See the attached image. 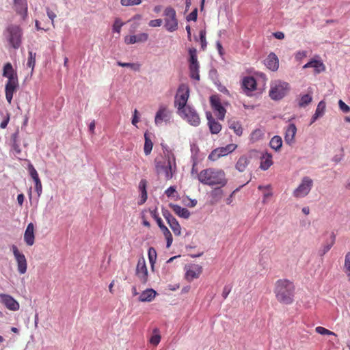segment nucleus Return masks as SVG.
Instances as JSON below:
<instances>
[{"mask_svg": "<svg viewBox=\"0 0 350 350\" xmlns=\"http://www.w3.org/2000/svg\"><path fill=\"white\" fill-rule=\"evenodd\" d=\"M172 118V113L166 106H160L156 113L154 122L157 125L161 124L163 122H170Z\"/></svg>", "mask_w": 350, "mask_h": 350, "instance_id": "obj_15", "label": "nucleus"}, {"mask_svg": "<svg viewBox=\"0 0 350 350\" xmlns=\"http://www.w3.org/2000/svg\"><path fill=\"white\" fill-rule=\"evenodd\" d=\"M265 66L270 70L275 71L279 68V60L273 53H271L265 60Z\"/></svg>", "mask_w": 350, "mask_h": 350, "instance_id": "obj_26", "label": "nucleus"}, {"mask_svg": "<svg viewBox=\"0 0 350 350\" xmlns=\"http://www.w3.org/2000/svg\"><path fill=\"white\" fill-rule=\"evenodd\" d=\"M148 259L151 265L152 269H154V263L157 260V252L153 247H150L148 252Z\"/></svg>", "mask_w": 350, "mask_h": 350, "instance_id": "obj_42", "label": "nucleus"}, {"mask_svg": "<svg viewBox=\"0 0 350 350\" xmlns=\"http://www.w3.org/2000/svg\"><path fill=\"white\" fill-rule=\"evenodd\" d=\"M289 90V84L284 81H276L271 85L269 96L272 100L282 99Z\"/></svg>", "mask_w": 350, "mask_h": 350, "instance_id": "obj_6", "label": "nucleus"}, {"mask_svg": "<svg viewBox=\"0 0 350 350\" xmlns=\"http://www.w3.org/2000/svg\"><path fill=\"white\" fill-rule=\"evenodd\" d=\"M122 25H123V23L120 21V20L119 18L116 19L113 26V31L120 33Z\"/></svg>", "mask_w": 350, "mask_h": 350, "instance_id": "obj_53", "label": "nucleus"}, {"mask_svg": "<svg viewBox=\"0 0 350 350\" xmlns=\"http://www.w3.org/2000/svg\"><path fill=\"white\" fill-rule=\"evenodd\" d=\"M150 215L155 219L159 227L160 226V225L163 224L161 218L159 216L157 208H154V210H151Z\"/></svg>", "mask_w": 350, "mask_h": 350, "instance_id": "obj_49", "label": "nucleus"}, {"mask_svg": "<svg viewBox=\"0 0 350 350\" xmlns=\"http://www.w3.org/2000/svg\"><path fill=\"white\" fill-rule=\"evenodd\" d=\"M176 193V187L174 186L170 187L165 191V193L168 198L173 197L174 193Z\"/></svg>", "mask_w": 350, "mask_h": 350, "instance_id": "obj_57", "label": "nucleus"}, {"mask_svg": "<svg viewBox=\"0 0 350 350\" xmlns=\"http://www.w3.org/2000/svg\"><path fill=\"white\" fill-rule=\"evenodd\" d=\"M221 187L219 186L211 191V196L214 202H217L220 200L224 196V192Z\"/></svg>", "mask_w": 350, "mask_h": 350, "instance_id": "obj_40", "label": "nucleus"}, {"mask_svg": "<svg viewBox=\"0 0 350 350\" xmlns=\"http://www.w3.org/2000/svg\"><path fill=\"white\" fill-rule=\"evenodd\" d=\"M344 271L348 277L350 281V252H347L345 254V264H344Z\"/></svg>", "mask_w": 350, "mask_h": 350, "instance_id": "obj_45", "label": "nucleus"}, {"mask_svg": "<svg viewBox=\"0 0 350 350\" xmlns=\"http://www.w3.org/2000/svg\"><path fill=\"white\" fill-rule=\"evenodd\" d=\"M157 295V293L152 288L146 289L144 291L140 296L139 297V300L142 302L145 301H151L154 299Z\"/></svg>", "mask_w": 350, "mask_h": 350, "instance_id": "obj_31", "label": "nucleus"}, {"mask_svg": "<svg viewBox=\"0 0 350 350\" xmlns=\"http://www.w3.org/2000/svg\"><path fill=\"white\" fill-rule=\"evenodd\" d=\"M147 181L145 179H142L139 184V189L141 193V199L139 204H143L147 200L148 195L146 191Z\"/></svg>", "mask_w": 350, "mask_h": 350, "instance_id": "obj_33", "label": "nucleus"}, {"mask_svg": "<svg viewBox=\"0 0 350 350\" xmlns=\"http://www.w3.org/2000/svg\"><path fill=\"white\" fill-rule=\"evenodd\" d=\"M258 189L259 190L264 191L262 203L266 204L267 202L268 198L273 196L271 186L270 185H267L266 186L259 185Z\"/></svg>", "mask_w": 350, "mask_h": 350, "instance_id": "obj_36", "label": "nucleus"}, {"mask_svg": "<svg viewBox=\"0 0 350 350\" xmlns=\"http://www.w3.org/2000/svg\"><path fill=\"white\" fill-rule=\"evenodd\" d=\"M237 147V146L236 144H230L225 147L217 148L211 152L208 155V159L213 161H217L220 157L232 152Z\"/></svg>", "mask_w": 350, "mask_h": 350, "instance_id": "obj_12", "label": "nucleus"}, {"mask_svg": "<svg viewBox=\"0 0 350 350\" xmlns=\"http://www.w3.org/2000/svg\"><path fill=\"white\" fill-rule=\"evenodd\" d=\"M29 175L35 182V189L38 193V195L40 194L42 192V183L39 178L38 174L33 167V165L31 163H29L27 167Z\"/></svg>", "mask_w": 350, "mask_h": 350, "instance_id": "obj_21", "label": "nucleus"}, {"mask_svg": "<svg viewBox=\"0 0 350 350\" xmlns=\"http://www.w3.org/2000/svg\"><path fill=\"white\" fill-rule=\"evenodd\" d=\"M198 180L204 185L224 187L228 183L225 172L221 169L208 168L202 170L198 174Z\"/></svg>", "mask_w": 350, "mask_h": 350, "instance_id": "obj_2", "label": "nucleus"}, {"mask_svg": "<svg viewBox=\"0 0 350 350\" xmlns=\"http://www.w3.org/2000/svg\"><path fill=\"white\" fill-rule=\"evenodd\" d=\"M161 340V336L158 334L152 336L150 339V342L154 346H157Z\"/></svg>", "mask_w": 350, "mask_h": 350, "instance_id": "obj_58", "label": "nucleus"}, {"mask_svg": "<svg viewBox=\"0 0 350 350\" xmlns=\"http://www.w3.org/2000/svg\"><path fill=\"white\" fill-rule=\"evenodd\" d=\"M335 243V234L334 233L332 234V241L330 243H326L323 245V248L321 250V255L325 254L334 245Z\"/></svg>", "mask_w": 350, "mask_h": 350, "instance_id": "obj_46", "label": "nucleus"}, {"mask_svg": "<svg viewBox=\"0 0 350 350\" xmlns=\"http://www.w3.org/2000/svg\"><path fill=\"white\" fill-rule=\"evenodd\" d=\"M325 110V103L321 100L319 103L314 114L312 116L310 124L314 123L319 117H321Z\"/></svg>", "mask_w": 350, "mask_h": 350, "instance_id": "obj_32", "label": "nucleus"}, {"mask_svg": "<svg viewBox=\"0 0 350 350\" xmlns=\"http://www.w3.org/2000/svg\"><path fill=\"white\" fill-rule=\"evenodd\" d=\"M178 114L186 119L187 121L193 126H198L200 123V119L198 114L196 110L190 106H187V108L179 111Z\"/></svg>", "mask_w": 350, "mask_h": 350, "instance_id": "obj_11", "label": "nucleus"}, {"mask_svg": "<svg viewBox=\"0 0 350 350\" xmlns=\"http://www.w3.org/2000/svg\"><path fill=\"white\" fill-rule=\"evenodd\" d=\"M190 90L189 85L182 83L179 85L174 97V106L178 109V113L187 107V103L189 97Z\"/></svg>", "mask_w": 350, "mask_h": 350, "instance_id": "obj_5", "label": "nucleus"}, {"mask_svg": "<svg viewBox=\"0 0 350 350\" xmlns=\"http://www.w3.org/2000/svg\"><path fill=\"white\" fill-rule=\"evenodd\" d=\"M169 206L178 216L184 219H187L189 217L190 213L187 208L172 203H170Z\"/></svg>", "mask_w": 350, "mask_h": 350, "instance_id": "obj_27", "label": "nucleus"}, {"mask_svg": "<svg viewBox=\"0 0 350 350\" xmlns=\"http://www.w3.org/2000/svg\"><path fill=\"white\" fill-rule=\"evenodd\" d=\"M312 100V97L310 94H307L303 95L299 101V106L300 107H304L307 106L308 104H310Z\"/></svg>", "mask_w": 350, "mask_h": 350, "instance_id": "obj_44", "label": "nucleus"}, {"mask_svg": "<svg viewBox=\"0 0 350 350\" xmlns=\"http://www.w3.org/2000/svg\"><path fill=\"white\" fill-rule=\"evenodd\" d=\"M273 36L277 39L282 40L284 38V34L282 31H277L273 33Z\"/></svg>", "mask_w": 350, "mask_h": 350, "instance_id": "obj_64", "label": "nucleus"}, {"mask_svg": "<svg viewBox=\"0 0 350 350\" xmlns=\"http://www.w3.org/2000/svg\"><path fill=\"white\" fill-rule=\"evenodd\" d=\"M162 214L164 218L166 219L167 224H170L171 221H174V219H176V218H174L173 215L170 213V211L167 209H162Z\"/></svg>", "mask_w": 350, "mask_h": 350, "instance_id": "obj_51", "label": "nucleus"}, {"mask_svg": "<svg viewBox=\"0 0 350 350\" xmlns=\"http://www.w3.org/2000/svg\"><path fill=\"white\" fill-rule=\"evenodd\" d=\"M243 86L245 89L250 91L256 90V81L252 77H247L243 79Z\"/></svg>", "mask_w": 350, "mask_h": 350, "instance_id": "obj_35", "label": "nucleus"}, {"mask_svg": "<svg viewBox=\"0 0 350 350\" xmlns=\"http://www.w3.org/2000/svg\"><path fill=\"white\" fill-rule=\"evenodd\" d=\"M338 105L340 110H342L343 112L348 113L350 111V107L347 105H346L342 100H340L338 101Z\"/></svg>", "mask_w": 350, "mask_h": 350, "instance_id": "obj_54", "label": "nucleus"}, {"mask_svg": "<svg viewBox=\"0 0 350 350\" xmlns=\"http://www.w3.org/2000/svg\"><path fill=\"white\" fill-rule=\"evenodd\" d=\"M206 116L208 120V125L210 131L213 134H217L221 130V125L217 121H216L211 112L208 111L206 113Z\"/></svg>", "mask_w": 350, "mask_h": 350, "instance_id": "obj_24", "label": "nucleus"}, {"mask_svg": "<svg viewBox=\"0 0 350 350\" xmlns=\"http://www.w3.org/2000/svg\"><path fill=\"white\" fill-rule=\"evenodd\" d=\"M164 159L156 162V170L158 174L163 173L166 180L171 179L176 170V163L174 153L169 150L163 151Z\"/></svg>", "mask_w": 350, "mask_h": 350, "instance_id": "obj_3", "label": "nucleus"}, {"mask_svg": "<svg viewBox=\"0 0 350 350\" xmlns=\"http://www.w3.org/2000/svg\"><path fill=\"white\" fill-rule=\"evenodd\" d=\"M297 127L295 124H289L285 129L284 141L286 144L292 145L295 143Z\"/></svg>", "mask_w": 350, "mask_h": 350, "instance_id": "obj_20", "label": "nucleus"}, {"mask_svg": "<svg viewBox=\"0 0 350 350\" xmlns=\"http://www.w3.org/2000/svg\"><path fill=\"white\" fill-rule=\"evenodd\" d=\"M46 13L48 17L51 20L52 25L54 27V19L56 17V14L48 8H46Z\"/></svg>", "mask_w": 350, "mask_h": 350, "instance_id": "obj_59", "label": "nucleus"}, {"mask_svg": "<svg viewBox=\"0 0 350 350\" xmlns=\"http://www.w3.org/2000/svg\"><path fill=\"white\" fill-rule=\"evenodd\" d=\"M0 301L10 310L16 311L20 308L19 303L10 295L1 293Z\"/></svg>", "mask_w": 350, "mask_h": 350, "instance_id": "obj_17", "label": "nucleus"}, {"mask_svg": "<svg viewBox=\"0 0 350 350\" xmlns=\"http://www.w3.org/2000/svg\"><path fill=\"white\" fill-rule=\"evenodd\" d=\"M295 291L293 282L288 279H280L275 283V298L281 304H291L294 301Z\"/></svg>", "mask_w": 350, "mask_h": 350, "instance_id": "obj_1", "label": "nucleus"}, {"mask_svg": "<svg viewBox=\"0 0 350 350\" xmlns=\"http://www.w3.org/2000/svg\"><path fill=\"white\" fill-rule=\"evenodd\" d=\"M273 165L272 155L265 152L260 157V168L262 170H268Z\"/></svg>", "mask_w": 350, "mask_h": 350, "instance_id": "obj_29", "label": "nucleus"}, {"mask_svg": "<svg viewBox=\"0 0 350 350\" xmlns=\"http://www.w3.org/2000/svg\"><path fill=\"white\" fill-rule=\"evenodd\" d=\"M312 187V179L308 176H304L298 187L293 191V195L296 198H304L310 193Z\"/></svg>", "mask_w": 350, "mask_h": 350, "instance_id": "obj_7", "label": "nucleus"}, {"mask_svg": "<svg viewBox=\"0 0 350 350\" xmlns=\"http://www.w3.org/2000/svg\"><path fill=\"white\" fill-rule=\"evenodd\" d=\"M142 2V0H121V3L124 6H131L139 5Z\"/></svg>", "mask_w": 350, "mask_h": 350, "instance_id": "obj_52", "label": "nucleus"}, {"mask_svg": "<svg viewBox=\"0 0 350 350\" xmlns=\"http://www.w3.org/2000/svg\"><path fill=\"white\" fill-rule=\"evenodd\" d=\"M10 121V114L7 113L5 118L1 122L0 127L1 129H5Z\"/></svg>", "mask_w": 350, "mask_h": 350, "instance_id": "obj_62", "label": "nucleus"}, {"mask_svg": "<svg viewBox=\"0 0 350 350\" xmlns=\"http://www.w3.org/2000/svg\"><path fill=\"white\" fill-rule=\"evenodd\" d=\"M269 145L272 149L276 151L280 150L282 145V140L281 137L278 135L273 137L270 140Z\"/></svg>", "mask_w": 350, "mask_h": 350, "instance_id": "obj_38", "label": "nucleus"}, {"mask_svg": "<svg viewBox=\"0 0 350 350\" xmlns=\"http://www.w3.org/2000/svg\"><path fill=\"white\" fill-rule=\"evenodd\" d=\"M250 157H247L246 155H242L238 159V160L235 164V168L239 172H243L246 170V168L248 166V165L250 164Z\"/></svg>", "mask_w": 350, "mask_h": 350, "instance_id": "obj_28", "label": "nucleus"}, {"mask_svg": "<svg viewBox=\"0 0 350 350\" xmlns=\"http://www.w3.org/2000/svg\"><path fill=\"white\" fill-rule=\"evenodd\" d=\"M202 273V267L197 264H191L186 267L185 278L191 282L194 279L198 278Z\"/></svg>", "mask_w": 350, "mask_h": 350, "instance_id": "obj_16", "label": "nucleus"}, {"mask_svg": "<svg viewBox=\"0 0 350 350\" xmlns=\"http://www.w3.org/2000/svg\"><path fill=\"white\" fill-rule=\"evenodd\" d=\"M18 80L14 81H7L5 85V98L9 104L12 103L14 93L18 88Z\"/></svg>", "mask_w": 350, "mask_h": 350, "instance_id": "obj_18", "label": "nucleus"}, {"mask_svg": "<svg viewBox=\"0 0 350 350\" xmlns=\"http://www.w3.org/2000/svg\"><path fill=\"white\" fill-rule=\"evenodd\" d=\"M189 72L190 77L195 80H200V74H199V63L198 61L197 57V51L195 48H191L189 49Z\"/></svg>", "mask_w": 350, "mask_h": 350, "instance_id": "obj_8", "label": "nucleus"}, {"mask_svg": "<svg viewBox=\"0 0 350 350\" xmlns=\"http://www.w3.org/2000/svg\"><path fill=\"white\" fill-rule=\"evenodd\" d=\"M34 225L33 223H29L25 231L24 241L28 246H31L35 243V233Z\"/></svg>", "mask_w": 350, "mask_h": 350, "instance_id": "obj_22", "label": "nucleus"}, {"mask_svg": "<svg viewBox=\"0 0 350 350\" xmlns=\"http://www.w3.org/2000/svg\"><path fill=\"white\" fill-rule=\"evenodd\" d=\"M36 64V53H33L32 51H29V57L27 65L28 67L31 68V71L33 70Z\"/></svg>", "mask_w": 350, "mask_h": 350, "instance_id": "obj_47", "label": "nucleus"}, {"mask_svg": "<svg viewBox=\"0 0 350 350\" xmlns=\"http://www.w3.org/2000/svg\"><path fill=\"white\" fill-rule=\"evenodd\" d=\"M3 77L8 78L7 81H14L18 80L16 72L14 70L11 63H6L3 69Z\"/></svg>", "mask_w": 350, "mask_h": 350, "instance_id": "obj_23", "label": "nucleus"}, {"mask_svg": "<svg viewBox=\"0 0 350 350\" xmlns=\"http://www.w3.org/2000/svg\"><path fill=\"white\" fill-rule=\"evenodd\" d=\"M210 104L219 120H223L226 113V109L222 106L221 100L217 95L210 97Z\"/></svg>", "mask_w": 350, "mask_h": 350, "instance_id": "obj_13", "label": "nucleus"}, {"mask_svg": "<svg viewBox=\"0 0 350 350\" xmlns=\"http://www.w3.org/2000/svg\"><path fill=\"white\" fill-rule=\"evenodd\" d=\"M163 21L161 19L151 20L148 25L152 27H160L162 25Z\"/></svg>", "mask_w": 350, "mask_h": 350, "instance_id": "obj_55", "label": "nucleus"}, {"mask_svg": "<svg viewBox=\"0 0 350 350\" xmlns=\"http://www.w3.org/2000/svg\"><path fill=\"white\" fill-rule=\"evenodd\" d=\"M117 64L121 67L130 68L133 70H135V71H139L140 68H141V64L139 63H124V62H118Z\"/></svg>", "mask_w": 350, "mask_h": 350, "instance_id": "obj_43", "label": "nucleus"}, {"mask_svg": "<svg viewBox=\"0 0 350 350\" xmlns=\"http://www.w3.org/2000/svg\"><path fill=\"white\" fill-rule=\"evenodd\" d=\"M197 16H198V10L197 9H195L194 10H193L187 16V20L188 21H196L197 20Z\"/></svg>", "mask_w": 350, "mask_h": 350, "instance_id": "obj_56", "label": "nucleus"}, {"mask_svg": "<svg viewBox=\"0 0 350 350\" xmlns=\"http://www.w3.org/2000/svg\"><path fill=\"white\" fill-rule=\"evenodd\" d=\"M229 128L234 132V133L241 136L243 133V127L240 122L231 119L228 121Z\"/></svg>", "mask_w": 350, "mask_h": 350, "instance_id": "obj_34", "label": "nucleus"}, {"mask_svg": "<svg viewBox=\"0 0 350 350\" xmlns=\"http://www.w3.org/2000/svg\"><path fill=\"white\" fill-rule=\"evenodd\" d=\"M148 38L146 33H141L138 35L126 36L124 38V42L126 44H132L137 42H144Z\"/></svg>", "mask_w": 350, "mask_h": 350, "instance_id": "obj_25", "label": "nucleus"}, {"mask_svg": "<svg viewBox=\"0 0 350 350\" xmlns=\"http://www.w3.org/2000/svg\"><path fill=\"white\" fill-rule=\"evenodd\" d=\"M304 68H314L316 73H320L325 70V66L322 62L319 60L312 59L306 64Z\"/></svg>", "mask_w": 350, "mask_h": 350, "instance_id": "obj_30", "label": "nucleus"}, {"mask_svg": "<svg viewBox=\"0 0 350 350\" xmlns=\"http://www.w3.org/2000/svg\"><path fill=\"white\" fill-rule=\"evenodd\" d=\"M307 56V51H298L295 55V58L297 60L301 59L302 58H304Z\"/></svg>", "mask_w": 350, "mask_h": 350, "instance_id": "obj_61", "label": "nucleus"}, {"mask_svg": "<svg viewBox=\"0 0 350 350\" xmlns=\"http://www.w3.org/2000/svg\"><path fill=\"white\" fill-rule=\"evenodd\" d=\"M13 8L18 14L22 16L23 19H25L27 16V0H14Z\"/></svg>", "mask_w": 350, "mask_h": 350, "instance_id": "obj_19", "label": "nucleus"}, {"mask_svg": "<svg viewBox=\"0 0 350 350\" xmlns=\"http://www.w3.org/2000/svg\"><path fill=\"white\" fill-rule=\"evenodd\" d=\"M230 292V288H229V286H224L222 293H221L223 298L226 299L228 295H229Z\"/></svg>", "mask_w": 350, "mask_h": 350, "instance_id": "obj_63", "label": "nucleus"}, {"mask_svg": "<svg viewBox=\"0 0 350 350\" xmlns=\"http://www.w3.org/2000/svg\"><path fill=\"white\" fill-rule=\"evenodd\" d=\"M12 251L17 264V269L20 274H24L27 269V262L25 255L21 252L16 245H12Z\"/></svg>", "mask_w": 350, "mask_h": 350, "instance_id": "obj_10", "label": "nucleus"}, {"mask_svg": "<svg viewBox=\"0 0 350 350\" xmlns=\"http://www.w3.org/2000/svg\"><path fill=\"white\" fill-rule=\"evenodd\" d=\"M168 224L176 236H180L181 234V227L176 219L174 221H171Z\"/></svg>", "mask_w": 350, "mask_h": 350, "instance_id": "obj_41", "label": "nucleus"}, {"mask_svg": "<svg viewBox=\"0 0 350 350\" xmlns=\"http://www.w3.org/2000/svg\"><path fill=\"white\" fill-rule=\"evenodd\" d=\"M144 154L146 155H149L152 150L153 147V143L152 142V140L148 137V135L147 133H145L144 134Z\"/></svg>", "mask_w": 350, "mask_h": 350, "instance_id": "obj_39", "label": "nucleus"}, {"mask_svg": "<svg viewBox=\"0 0 350 350\" xmlns=\"http://www.w3.org/2000/svg\"><path fill=\"white\" fill-rule=\"evenodd\" d=\"M135 275L141 283L146 284L148 282V272L146 261L144 258H139L137 261Z\"/></svg>", "mask_w": 350, "mask_h": 350, "instance_id": "obj_14", "label": "nucleus"}, {"mask_svg": "<svg viewBox=\"0 0 350 350\" xmlns=\"http://www.w3.org/2000/svg\"><path fill=\"white\" fill-rule=\"evenodd\" d=\"M139 119L138 117V111L137 109H135L134 112H133V118H132V124L134 126H137V124L139 122Z\"/></svg>", "mask_w": 350, "mask_h": 350, "instance_id": "obj_60", "label": "nucleus"}, {"mask_svg": "<svg viewBox=\"0 0 350 350\" xmlns=\"http://www.w3.org/2000/svg\"><path fill=\"white\" fill-rule=\"evenodd\" d=\"M165 27L170 32L176 31L178 28V20L175 10L172 7H167L164 11Z\"/></svg>", "mask_w": 350, "mask_h": 350, "instance_id": "obj_9", "label": "nucleus"}, {"mask_svg": "<svg viewBox=\"0 0 350 350\" xmlns=\"http://www.w3.org/2000/svg\"><path fill=\"white\" fill-rule=\"evenodd\" d=\"M159 228L161 230V232H163L165 238L166 239L167 247H170L173 241L172 235L170 231L168 230V228L164 224L160 225Z\"/></svg>", "mask_w": 350, "mask_h": 350, "instance_id": "obj_37", "label": "nucleus"}, {"mask_svg": "<svg viewBox=\"0 0 350 350\" xmlns=\"http://www.w3.org/2000/svg\"><path fill=\"white\" fill-rule=\"evenodd\" d=\"M4 34L7 41L12 48L17 49L21 46L23 30L19 25L14 24L10 25L6 28Z\"/></svg>", "mask_w": 350, "mask_h": 350, "instance_id": "obj_4", "label": "nucleus"}, {"mask_svg": "<svg viewBox=\"0 0 350 350\" xmlns=\"http://www.w3.org/2000/svg\"><path fill=\"white\" fill-rule=\"evenodd\" d=\"M200 39L201 42V47L203 50L205 49L206 47V31L205 30H201L200 31Z\"/></svg>", "mask_w": 350, "mask_h": 350, "instance_id": "obj_50", "label": "nucleus"}, {"mask_svg": "<svg viewBox=\"0 0 350 350\" xmlns=\"http://www.w3.org/2000/svg\"><path fill=\"white\" fill-rule=\"evenodd\" d=\"M315 331L321 335H336L335 333L327 329L326 328L323 327H317L315 329Z\"/></svg>", "mask_w": 350, "mask_h": 350, "instance_id": "obj_48", "label": "nucleus"}]
</instances>
